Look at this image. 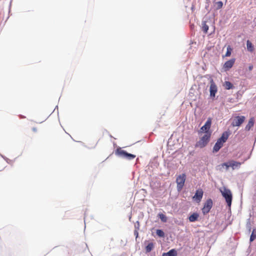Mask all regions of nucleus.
<instances>
[{"instance_id": "1", "label": "nucleus", "mask_w": 256, "mask_h": 256, "mask_svg": "<svg viewBox=\"0 0 256 256\" xmlns=\"http://www.w3.org/2000/svg\"><path fill=\"white\" fill-rule=\"evenodd\" d=\"M228 132H226L222 134V136L218 140L213 148L212 150L214 152H218L220 149L223 146L224 144L228 140Z\"/></svg>"}, {"instance_id": "2", "label": "nucleus", "mask_w": 256, "mask_h": 256, "mask_svg": "<svg viewBox=\"0 0 256 256\" xmlns=\"http://www.w3.org/2000/svg\"><path fill=\"white\" fill-rule=\"evenodd\" d=\"M220 190L222 196L225 198L228 206L230 207L232 204V197L231 191L224 186L220 188Z\"/></svg>"}, {"instance_id": "3", "label": "nucleus", "mask_w": 256, "mask_h": 256, "mask_svg": "<svg viewBox=\"0 0 256 256\" xmlns=\"http://www.w3.org/2000/svg\"><path fill=\"white\" fill-rule=\"evenodd\" d=\"M210 133L204 134L196 143L195 146L200 148H203L206 146L210 141Z\"/></svg>"}, {"instance_id": "4", "label": "nucleus", "mask_w": 256, "mask_h": 256, "mask_svg": "<svg viewBox=\"0 0 256 256\" xmlns=\"http://www.w3.org/2000/svg\"><path fill=\"white\" fill-rule=\"evenodd\" d=\"M115 154L116 156L126 158L129 160L134 159L136 157V155L128 154L126 151L122 150L120 148L116 149Z\"/></svg>"}, {"instance_id": "5", "label": "nucleus", "mask_w": 256, "mask_h": 256, "mask_svg": "<svg viewBox=\"0 0 256 256\" xmlns=\"http://www.w3.org/2000/svg\"><path fill=\"white\" fill-rule=\"evenodd\" d=\"M186 180V175L184 174H180L176 178V182L177 184V189L178 191L182 190L184 186V182Z\"/></svg>"}, {"instance_id": "6", "label": "nucleus", "mask_w": 256, "mask_h": 256, "mask_svg": "<svg viewBox=\"0 0 256 256\" xmlns=\"http://www.w3.org/2000/svg\"><path fill=\"white\" fill-rule=\"evenodd\" d=\"M212 200L210 198L208 199L204 203V206L202 208V212L203 214H208L212 208Z\"/></svg>"}, {"instance_id": "7", "label": "nucleus", "mask_w": 256, "mask_h": 256, "mask_svg": "<svg viewBox=\"0 0 256 256\" xmlns=\"http://www.w3.org/2000/svg\"><path fill=\"white\" fill-rule=\"evenodd\" d=\"M245 118L244 116H236L234 118L232 125L233 126H239L244 122Z\"/></svg>"}, {"instance_id": "8", "label": "nucleus", "mask_w": 256, "mask_h": 256, "mask_svg": "<svg viewBox=\"0 0 256 256\" xmlns=\"http://www.w3.org/2000/svg\"><path fill=\"white\" fill-rule=\"evenodd\" d=\"M211 124H212V120L210 118H208V119L207 121L205 123L204 125L203 126L200 128V131L199 132H204L205 134H206V133H210L211 134V132L209 131L210 129V128Z\"/></svg>"}, {"instance_id": "9", "label": "nucleus", "mask_w": 256, "mask_h": 256, "mask_svg": "<svg viewBox=\"0 0 256 256\" xmlns=\"http://www.w3.org/2000/svg\"><path fill=\"white\" fill-rule=\"evenodd\" d=\"M236 61L235 58H232L226 61L223 65L222 68L224 71L226 72L230 70L234 66Z\"/></svg>"}, {"instance_id": "10", "label": "nucleus", "mask_w": 256, "mask_h": 256, "mask_svg": "<svg viewBox=\"0 0 256 256\" xmlns=\"http://www.w3.org/2000/svg\"><path fill=\"white\" fill-rule=\"evenodd\" d=\"M203 194L204 192L202 189L200 188L196 190L195 194L193 196V199L196 202H200L202 199Z\"/></svg>"}, {"instance_id": "11", "label": "nucleus", "mask_w": 256, "mask_h": 256, "mask_svg": "<svg viewBox=\"0 0 256 256\" xmlns=\"http://www.w3.org/2000/svg\"><path fill=\"white\" fill-rule=\"evenodd\" d=\"M210 95L212 97H214L217 92V86L212 80L210 82Z\"/></svg>"}, {"instance_id": "12", "label": "nucleus", "mask_w": 256, "mask_h": 256, "mask_svg": "<svg viewBox=\"0 0 256 256\" xmlns=\"http://www.w3.org/2000/svg\"><path fill=\"white\" fill-rule=\"evenodd\" d=\"M242 163L238 162H236L234 160H230V167L232 168V170H234L236 168H240Z\"/></svg>"}, {"instance_id": "13", "label": "nucleus", "mask_w": 256, "mask_h": 256, "mask_svg": "<svg viewBox=\"0 0 256 256\" xmlns=\"http://www.w3.org/2000/svg\"><path fill=\"white\" fill-rule=\"evenodd\" d=\"M199 217L198 213H193L188 217V220L190 222H194L196 221Z\"/></svg>"}, {"instance_id": "14", "label": "nucleus", "mask_w": 256, "mask_h": 256, "mask_svg": "<svg viewBox=\"0 0 256 256\" xmlns=\"http://www.w3.org/2000/svg\"><path fill=\"white\" fill-rule=\"evenodd\" d=\"M254 124V119L253 118H252L250 119L248 124L245 127V130H249Z\"/></svg>"}, {"instance_id": "15", "label": "nucleus", "mask_w": 256, "mask_h": 256, "mask_svg": "<svg viewBox=\"0 0 256 256\" xmlns=\"http://www.w3.org/2000/svg\"><path fill=\"white\" fill-rule=\"evenodd\" d=\"M177 253L175 250L172 249L166 253H164L162 256H176Z\"/></svg>"}, {"instance_id": "16", "label": "nucleus", "mask_w": 256, "mask_h": 256, "mask_svg": "<svg viewBox=\"0 0 256 256\" xmlns=\"http://www.w3.org/2000/svg\"><path fill=\"white\" fill-rule=\"evenodd\" d=\"M6 18H5L4 16V11L1 10H0V24H2L4 22H5Z\"/></svg>"}, {"instance_id": "17", "label": "nucleus", "mask_w": 256, "mask_h": 256, "mask_svg": "<svg viewBox=\"0 0 256 256\" xmlns=\"http://www.w3.org/2000/svg\"><path fill=\"white\" fill-rule=\"evenodd\" d=\"M246 46L247 49L249 52H252L254 51V46L249 40H248L246 42Z\"/></svg>"}, {"instance_id": "18", "label": "nucleus", "mask_w": 256, "mask_h": 256, "mask_svg": "<svg viewBox=\"0 0 256 256\" xmlns=\"http://www.w3.org/2000/svg\"><path fill=\"white\" fill-rule=\"evenodd\" d=\"M208 26L206 24V22L202 23V30L204 34H206L208 32Z\"/></svg>"}, {"instance_id": "19", "label": "nucleus", "mask_w": 256, "mask_h": 256, "mask_svg": "<svg viewBox=\"0 0 256 256\" xmlns=\"http://www.w3.org/2000/svg\"><path fill=\"white\" fill-rule=\"evenodd\" d=\"M154 248L152 242L149 243L146 247V250L147 252H150Z\"/></svg>"}, {"instance_id": "20", "label": "nucleus", "mask_w": 256, "mask_h": 256, "mask_svg": "<svg viewBox=\"0 0 256 256\" xmlns=\"http://www.w3.org/2000/svg\"><path fill=\"white\" fill-rule=\"evenodd\" d=\"M232 48H231L230 46H228L226 48V52L224 56L228 57L231 56L232 52Z\"/></svg>"}, {"instance_id": "21", "label": "nucleus", "mask_w": 256, "mask_h": 256, "mask_svg": "<svg viewBox=\"0 0 256 256\" xmlns=\"http://www.w3.org/2000/svg\"><path fill=\"white\" fill-rule=\"evenodd\" d=\"M224 86L226 90H230L233 88L232 84L228 81L225 82L224 84Z\"/></svg>"}, {"instance_id": "22", "label": "nucleus", "mask_w": 256, "mask_h": 256, "mask_svg": "<svg viewBox=\"0 0 256 256\" xmlns=\"http://www.w3.org/2000/svg\"><path fill=\"white\" fill-rule=\"evenodd\" d=\"M158 216L162 222H166L168 219H167L166 216L164 214H163L162 213H160L158 214Z\"/></svg>"}, {"instance_id": "23", "label": "nucleus", "mask_w": 256, "mask_h": 256, "mask_svg": "<svg viewBox=\"0 0 256 256\" xmlns=\"http://www.w3.org/2000/svg\"><path fill=\"white\" fill-rule=\"evenodd\" d=\"M223 6V3L221 1L216 2L214 4V6L216 10H219L222 8Z\"/></svg>"}, {"instance_id": "24", "label": "nucleus", "mask_w": 256, "mask_h": 256, "mask_svg": "<svg viewBox=\"0 0 256 256\" xmlns=\"http://www.w3.org/2000/svg\"><path fill=\"white\" fill-rule=\"evenodd\" d=\"M256 238V229H254L250 237V242L254 241Z\"/></svg>"}, {"instance_id": "25", "label": "nucleus", "mask_w": 256, "mask_h": 256, "mask_svg": "<svg viewBox=\"0 0 256 256\" xmlns=\"http://www.w3.org/2000/svg\"><path fill=\"white\" fill-rule=\"evenodd\" d=\"M230 161H229V162H227L223 163L220 166L222 168H224L225 166L226 167V170H228L229 168L230 167Z\"/></svg>"}, {"instance_id": "26", "label": "nucleus", "mask_w": 256, "mask_h": 256, "mask_svg": "<svg viewBox=\"0 0 256 256\" xmlns=\"http://www.w3.org/2000/svg\"><path fill=\"white\" fill-rule=\"evenodd\" d=\"M156 233L160 237H164V232L161 230H157Z\"/></svg>"}, {"instance_id": "27", "label": "nucleus", "mask_w": 256, "mask_h": 256, "mask_svg": "<svg viewBox=\"0 0 256 256\" xmlns=\"http://www.w3.org/2000/svg\"><path fill=\"white\" fill-rule=\"evenodd\" d=\"M253 68V66L252 64H250V66H248V70L250 71H251Z\"/></svg>"}, {"instance_id": "28", "label": "nucleus", "mask_w": 256, "mask_h": 256, "mask_svg": "<svg viewBox=\"0 0 256 256\" xmlns=\"http://www.w3.org/2000/svg\"><path fill=\"white\" fill-rule=\"evenodd\" d=\"M134 234L136 235V237H138V232L136 231H135Z\"/></svg>"}, {"instance_id": "29", "label": "nucleus", "mask_w": 256, "mask_h": 256, "mask_svg": "<svg viewBox=\"0 0 256 256\" xmlns=\"http://www.w3.org/2000/svg\"><path fill=\"white\" fill-rule=\"evenodd\" d=\"M32 130H33L34 132H36L37 131L36 128H32Z\"/></svg>"}]
</instances>
